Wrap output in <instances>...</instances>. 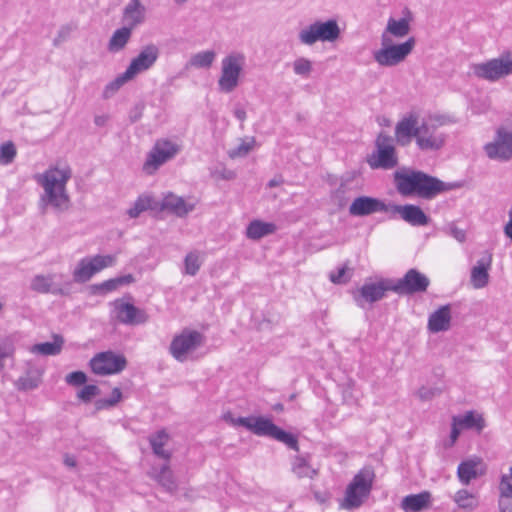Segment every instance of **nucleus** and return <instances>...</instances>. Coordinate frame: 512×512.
<instances>
[{"label":"nucleus","instance_id":"obj_47","mask_svg":"<svg viewBox=\"0 0 512 512\" xmlns=\"http://www.w3.org/2000/svg\"><path fill=\"white\" fill-rule=\"evenodd\" d=\"M100 393L99 388L96 385H85L78 393L77 397L85 402L88 403L97 396Z\"/></svg>","mask_w":512,"mask_h":512},{"label":"nucleus","instance_id":"obj_21","mask_svg":"<svg viewBox=\"0 0 512 512\" xmlns=\"http://www.w3.org/2000/svg\"><path fill=\"white\" fill-rule=\"evenodd\" d=\"M485 465L480 458H471L462 461L457 469V476L463 485H469L470 482L484 475Z\"/></svg>","mask_w":512,"mask_h":512},{"label":"nucleus","instance_id":"obj_5","mask_svg":"<svg viewBox=\"0 0 512 512\" xmlns=\"http://www.w3.org/2000/svg\"><path fill=\"white\" fill-rule=\"evenodd\" d=\"M238 423L257 436L270 437L285 444L292 450H299L297 437L279 428L269 418L263 416L240 418Z\"/></svg>","mask_w":512,"mask_h":512},{"label":"nucleus","instance_id":"obj_38","mask_svg":"<svg viewBox=\"0 0 512 512\" xmlns=\"http://www.w3.org/2000/svg\"><path fill=\"white\" fill-rule=\"evenodd\" d=\"M203 262H204V253H202L198 250L190 251L185 256V259H184L183 273L190 275V276H195L198 273V271L200 270Z\"/></svg>","mask_w":512,"mask_h":512},{"label":"nucleus","instance_id":"obj_27","mask_svg":"<svg viewBox=\"0 0 512 512\" xmlns=\"http://www.w3.org/2000/svg\"><path fill=\"white\" fill-rule=\"evenodd\" d=\"M169 461L161 466H152L149 475L156 480L165 490L174 491L177 487L174 475L169 466Z\"/></svg>","mask_w":512,"mask_h":512},{"label":"nucleus","instance_id":"obj_4","mask_svg":"<svg viewBox=\"0 0 512 512\" xmlns=\"http://www.w3.org/2000/svg\"><path fill=\"white\" fill-rule=\"evenodd\" d=\"M375 478L371 467L362 468L348 484L341 507L347 510L359 508L371 493Z\"/></svg>","mask_w":512,"mask_h":512},{"label":"nucleus","instance_id":"obj_11","mask_svg":"<svg viewBox=\"0 0 512 512\" xmlns=\"http://www.w3.org/2000/svg\"><path fill=\"white\" fill-rule=\"evenodd\" d=\"M472 71L475 76L491 82L512 74V52L502 54L498 58L474 64Z\"/></svg>","mask_w":512,"mask_h":512},{"label":"nucleus","instance_id":"obj_33","mask_svg":"<svg viewBox=\"0 0 512 512\" xmlns=\"http://www.w3.org/2000/svg\"><path fill=\"white\" fill-rule=\"evenodd\" d=\"M452 419L462 430L476 429L478 432H481L485 427L482 416L476 414L474 411H468L464 415L453 416Z\"/></svg>","mask_w":512,"mask_h":512},{"label":"nucleus","instance_id":"obj_49","mask_svg":"<svg viewBox=\"0 0 512 512\" xmlns=\"http://www.w3.org/2000/svg\"><path fill=\"white\" fill-rule=\"evenodd\" d=\"M65 381L71 386H81L87 381V376L82 371H74L66 375Z\"/></svg>","mask_w":512,"mask_h":512},{"label":"nucleus","instance_id":"obj_51","mask_svg":"<svg viewBox=\"0 0 512 512\" xmlns=\"http://www.w3.org/2000/svg\"><path fill=\"white\" fill-rule=\"evenodd\" d=\"M94 258L99 267V271L114 266L117 260L116 255H95Z\"/></svg>","mask_w":512,"mask_h":512},{"label":"nucleus","instance_id":"obj_54","mask_svg":"<svg viewBox=\"0 0 512 512\" xmlns=\"http://www.w3.org/2000/svg\"><path fill=\"white\" fill-rule=\"evenodd\" d=\"M499 490L500 493L512 494V466L509 469V475H502Z\"/></svg>","mask_w":512,"mask_h":512},{"label":"nucleus","instance_id":"obj_56","mask_svg":"<svg viewBox=\"0 0 512 512\" xmlns=\"http://www.w3.org/2000/svg\"><path fill=\"white\" fill-rule=\"evenodd\" d=\"M499 508L500 512H512V494L500 493Z\"/></svg>","mask_w":512,"mask_h":512},{"label":"nucleus","instance_id":"obj_34","mask_svg":"<svg viewBox=\"0 0 512 512\" xmlns=\"http://www.w3.org/2000/svg\"><path fill=\"white\" fill-rule=\"evenodd\" d=\"M292 471L298 478H314L318 470L310 464L309 457L298 455L292 460Z\"/></svg>","mask_w":512,"mask_h":512},{"label":"nucleus","instance_id":"obj_43","mask_svg":"<svg viewBox=\"0 0 512 512\" xmlns=\"http://www.w3.org/2000/svg\"><path fill=\"white\" fill-rule=\"evenodd\" d=\"M152 197L147 195L139 196L133 206L127 211L130 218H137L142 212L151 208Z\"/></svg>","mask_w":512,"mask_h":512},{"label":"nucleus","instance_id":"obj_6","mask_svg":"<svg viewBox=\"0 0 512 512\" xmlns=\"http://www.w3.org/2000/svg\"><path fill=\"white\" fill-rule=\"evenodd\" d=\"M416 44L414 37L405 42L394 44L392 38L381 35V48L373 52V58L382 67H394L405 61Z\"/></svg>","mask_w":512,"mask_h":512},{"label":"nucleus","instance_id":"obj_24","mask_svg":"<svg viewBox=\"0 0 512 512\" xmlns=\"http://www.w3.org/2000/svg\"><path fill=\"white\" fill-rule=\"evenodd\" d=\"M432 503L431 493L423 491L418 494H410L405 496L400 504V507L405 512H421L430 507Z\"/></svg>","mask_w":512,"mask_h":512},{"label":"nucleus","instance_id":"obj_45","mask_svg":"<svg viewBox=\"0 0 512 512\" xmlns=\"http://www.w3.org/2000/svg\"><path fill=\"white\" fill-rule=\"evenodd\" d=\"M312 69V62L305 57H299L293 62L294 73L303 78H308L312 72Z\"/></svg>","mask_w":512,"mask_h":512},{"label":"nucleus","instance_id":"obj_13","mask_svg":"<svg viewBox=\"0 0 512 512\" xmlns=\"http://www.w3.org/2000/svg\"><path fill=\"white\" fill-rule=\"evenodd\" d=\"M180 151V146L170 140H158L143 165V170L148 173H154L161 165L174 158Z\"/></svg>","mask_w":512,"mask_h":512},{"label":"nucleus","instance_id":"obj_59","mask_svg":"<svg viewBox=\"0 0 512 512\" xmlns=\"http://www.w3.org/2000/svg\"><path fill=\"white\" fill-rule=\"evenodd\" d=\"M508 216L509 220L504 226V233L509 239L512 240V207L509 210Z\"/></svg>","mask_w":512,"mask_h":512},{"label":"nucleus","instance_id":"obj_39","mask_svg":"<svg viewBox=\"0 0 512 512\" xmlns=\"http://www.w3.org/2000/svg\"><path fill=\"white\" fill-rule=\"evenodd\" d=\"M216 58V52L213 50H205L192 55L188 61V66L197 69H208L212 66Z\"/></svg>","mask_w":512,"mask_h":512},{"label":"nucleus","instance_id":"obj_57","mask_svg":"<svg viewBox=\"0 0 512 512\" xmlns=\"http://www.w3.org/2000/svg\"><path fill=\"white\" fill-rule=\"evenodd\" d=\"M346 268L341 267L336 272L330 273V280L335 284H341L347 282V278H345Z\"/></svg>","mask_w":512,"mask_h":512},{"label":"nucleus","instance_id":"obj_63","mask_svg":"<svg viewBox=\"0 0 512 512\" xmlns=\"http://www.w3.org/2000/svg\"><path fill=\"white\" fill-rule=\"evenodd\" d=\"M105 117L104 116H96L95 117V124L98 126H101L105 123Z\"/></svg>","mask_w":512,"mask_h":512},{"label":"nucleus","instance_id":"obj_31","mask_svg":"<svg viewBox=\"0 0 512 512\" xmlns=\"http://www.w3.org/2000/svg\"><path fill=\"white\" fill-rule=\"evenodd\" d=\"M276 231V225L261 220L251 221L246 228V237L251 240H259Z\"/></svg>","mask_w":512,"mask_h":512},{"label":"nucleus","instance_id":"obj_3","mask_svg":"<svg viewBox=\"0 0 512 512\" xmlns=\"http://www.w3.org/2000/svg\"><path fill=\"white\" fill-rule=\"evenodd\" d=\"M394 183L402 196L416 195L423 199H432L443 192L460 187L457 183H446L416 170L396 171Z\"/></svg>","mask_w":512,"mask_h":512},{"label":"nucleus","instance_id":"obj_42","mask_svg":"<svg viewBox=\"0 0 512 512\" xmlns=\"http://www.w3.org/2000/svg\"><path fill=\"white\" fill-rule=\"evenodd\" d=\"M132 79L133 78L125 70L105 86L103 97L106 99L112 97L125 83L131 81Z\"/></svg>","mask_w":512,"mask_h":512},{"label":"nucleus","instance_id":"obj_28","mask_svg":"<svg viewBox=\"0 0 512 512\" xmlns=\"http://www.w3.org/2000/svg\"><path fill=\"white\" fill-rule=\"evenodd\" d=\"M100 272L99 267L93 257H85L78 262L77 267L73 272V278L78 283L89 281L92 276Z\"/></svg>","mask_w":512,"mask_h":512},{"label":"nucleus","instance_id":"obj_8","mask_svg":"<svg viewBox=\"0 0 512 512\" xmlns=\"http://www.w3.org/2000/svg\"><path fill=\"white\" fill-rule=\"evenodd\" d=\"M246 64V57L241 52H231L221 61V74L218 87L221 92L231 93L239 85L240 77Z\"/></svg>","mask_w":512,"mask_h":512},{"label":"nucleus","instance_id":"obj_37","mask_svg":"<svg viewBox=\"0 0 512 512\" xmlns=\"http://www.w3.org/2000/svg\"><path fill=\"white\" fill-rule=\"evenodd\" d=\"M41 376L42 372L39 369H29L25 375L18 378L15 385L18 390H33L40 385Z\"/></svg>","mask_w":512,"mask_h":512},{"label":"nucleus","instance_id":"obj_62","mask_svg":"<svg viewBox=\"0 0 512 512\" xmlns=\"http://www.w3.org/2000/svg\"><path fill=\"white\" fill-rule=\"evenodd\" d=\"M241 417H238V418H233L231 417L230 415L228 416H225V420L226 421H229L232 425L234 426H242V424L238 423V420L240 419Z\"/></svg>","mask_w":512,"mask_h":512},{"label":"nucleus","instance_id":"obj_32","mask_svg":"<svg viewBox=\"0 0 512 512\" xmlns=\"http://www.w3.org/2000/svg\"><path fill=\"white\" fill-rule=\"evenodd\" d=\"M410 32V23L406 18L394 19L389 18L387 26L381 35H386L387 38H404Z\"/></svg>","mask_w":512,"mask_h":512},{"label":"nucleus","instance_id":"obj_16","mask_svg":"<svg viewBox=\"0 0 512 512\" xmlns=\"http://www.w3.org/2000/svg\"><path fill=\"white\" fill-rule=\"evenodd\" d=\"M90 367L97 375L116 374L126 367V359L111 351L101 352L90 360Z\"/></svg>","mask_w":512,"mask_h":512},{"label":"nucleus","instance_id":"obj_12","mask_svg":"<svg viewBox=\"0 0 512 512\" xmlns=\"http://www.w3.org/2000/svg\"><path fill=\"white\" fill-rule=\"evenodd\" d=\"M388 291L394 292L392 279L367 280L354 293V300L359 307L364 308L365 304H373L382 300Z\"/></svg>","mask_w":512,"mask_h":512},{"label":"nucleus","instance_id":"obj_41","mask_svg":"<svg viewBox=\"0 0 512 512\" xmlns=\"http://www.w3.org/2000/svg\"><path fill=\"white\" fill-rule=\"evenodd\" d=\"M457 506L466 511H472L477 508L479 502L476 495L470 493L466 489L457 491L453 497Z\"/></svg>","mask_w":512,"mask_h":512},{"label":"nucleus","instance_id":"obj_36","mask_svg":"<svg viewBox=\"0 0 512 512\" xmlns=\"http://www.w3.org/2000/svg\"><path fill=\"white\" fill-rule=\"evenodd\" d=\"M132 30L130 27L117 29L111 36L107 49L111 53L120 52L125 48L131 38Z\"/></svg>","mask_w":512,"mask_h":512},{"label":"nucleus","instance_id":"obj_55","mask_svg":"<svg viewBox=\"0 0 512 512\" xmlns=\"http://www.w3.org/2000/svg\"><path fill=\"white\" fill-rule=\"evenodd\" d=\"M445 230L451 237L460 243L466 240V232L463 229L458 228L454 223L449 224Z\"/></svg>","mask_w":512,"mask_h":512},{"label":"nucleus","instance_id":"obj_2","mask_svg":"<svg viewBox=\"0 0 512 512\" xmlns=\"http://www.w3.org/2000/svg\"><path fill=\"white\" fill-rule=\"evenodd\" d=\"M72 177V170L65 162H56L41 174L35 175L36 182L43 188L40 197L42 207H52L57 211L69 208L70 197L67 183Z\"/></svg>","mask_w":512,"mask_h":512},{"label":"nucleus","instance_id":"obj_26","mask_svg":"<svg viewBox=\"0 0 512 512\" xmlns=\"http://www.w3.org/2000/svg\"><path fill=\"white\" fill-rule=\"evenodd\" d=\"M451 309L444 305L434 311L428 319L427 327L432 333L447 331L450 328Z\"/></svg>","mask_w":512,"mask_h":512},{"label":"nucleus","instance_id":"obj_52","mask_svg":"<svg viewBox=\"0 0 512 512\" xmlns=\"http://www.w3.org/2000/svg\"><path fill=\"white\" fill-rule=\"evenodd\" d=\"M440 393L441 390L439 388L422 386L417 391V396L423 401H428Z\"/></svg>","mask_w":512,"mask_h":512},{"label":"nucleus","instance_id":"obj_53","mask_svg":"<svg viewBox=\"0 0 512 512\" xmlns=\"http://www.w3.org/2000/svg\"><path fill=\"white\" fill-rule=\"evenodd\" d=\"M253 143H254L253 140L251 142L243 141L235 149H233L229 152L230 157L235 158V157L246 156L249 153V151L252 149Z\"/></svg>","mask_w":512,"mask_h":512},{"label":"nucleus","instance_id":"obj_19","mask_svg":"<svg viewBox=\"0 0 512 512\" xmlns=\"http://www.w3.org/2000/svg\"><path fill=\"white\" fill-rule=\"evenodd\" d=\"M115 318L126 325H137L147 321V315L144 310L137 308L123 299H117L113 302Z\"/></svg>","mask_w":512,"mask_h":512},{"label":"nucleus","instance_id":"obj_25","mask_svg":"<svg viewBox=\"0 0 512 512\" xmlns=\"http://www.w3.org/2000/svg\"><path fill=\"white\" fill-rule=\"evenodd\" d=\"M55 275H36L31 280L30 288L41 294L65 295V290L54 284Z\"/></svg>","mask_w":512,"mask_h":512},{"label":"nucleus","instance_id":"obj_58","mask_svg":"<svg viewBox=\"0 0 512 512\" xmlns=\"http://www.w3.org/2000/svg\"><path fill=\"white\" fill-rule=\"evenodd\" d=\"M462 429L459 425H456V422L452 419V427L450 434V446L454 445L457 441Z\"/></svg>","mask_w":512,"mask_h":512},{"label":"nucleus","instance_id":"obj_20","mask_svg":"<svg viewBox=\"0 0 512 512\" xmlns=\"http://www.w3.org/2000/svg\"><path fill=\"white\" fill-rule=\"evenodd\" d=\"M388 215L390 218L399 215L405 222L412 226H425L429 222V218L423 210L413 204L396 205L390 203Z\"/></svg>","mask_w":512,"mask_h":512},{"label":"nucleus","instance_id":"obj_22","mask_svg":"<svg viewBox=\"0 0 512 512\" xmlns=\"http://www.w3.org/2000/svg\"><path fill=\"white\" fill-rule=\"evenodd\" d=\"M197 201L193 198L184 199L173 193L167 194L162 201V208L168 210L178 217H184L192 212L196 207Z\"/></svg>","mask_w":512,"mask_h":512},{"label":"nucleus","instance_id":"obj_15","mask_svg":"<svg viewBox=\"0 0 512 512\" xmlns=\"http://www.w3.org/2000/svg\"><path fill=\"white\" fill-rule=\"evenodd\" d=\"M429 284V278L417 269H410L402 278L393 280L394 292L400 295L425 292Z\"/></svg>","mask_w":512,"mask_h":512},{"label":"nucleus","instance_id":"obj_23","mask_svg":"<svg viewBox=\"0 0 512 512\" xmlns=\"http://www.w3.org/2000/svg\"><path fill=\"white\" fill-rule=\"evenodd\" d=\"M492 264V255L485 253L477 260L476 265L471 270V284L475 289H481L487 286L489 282V269Z\"/></svg>","mask_w":512,"mask_h":512},{"label":"nucleus","instance_id":"obj_40","mask_svg":"<svg viewBox=\"0 0 512 512\" xmlns=\"http://www.w3.org/2000/svg\"><path fill=\"white\" fill-rule=\"evenodd\" d=\"M134 281V277L131 274L119 276L113 279L106 280L100 284L94 285L95 291L101 293H108L116 290L120 286L128 285Z\"/></svg>","mask_w":512,"mask_h":512},{"label":"nucleus","instance_id":"obj_10","mask_svg":"<svg viewBox=\"0 0 512 512\" xmlns=\"http://www.w3.org/2000/svg\"><path fill=\"white\" fill-rule=\"evenodd\" d=\"M376 150L368 157L367 163L372 169H392L398 165L394 139L380 133L375 141Z\"/></svg>","mask_w":512,"mask_h":512},{"label":"nucleus","instance_id":"obj_48","mask_svg":"<svg viewBox=\"0 0 512 512\" xmlns=\"http://www.w3.org/2000/svg\"><path fill=\"white\" fill-rule=\"evenodd\" d=\"M349 183H350V180L342 179L339 187L337 189H335V191L332 194V197L335 200H337L340 205L345 204L347 201L345 195H346L347 191L349 190Z\"/></svg>","mask_w":512,"mask_h":512},{"label":"nucleus","instance_id":"obj_29","mask_svg":"<svg viewBox=\"0 0 512 512\" xmlns=\"http://www.w3.org/2000/svg\"><path fill=\"white\" fill-rule=\"evenodd\" d=\"M148 441L152 448L153 453L159 457L164 459L165 461H169L172 452L164 449L165 445L169 441V435L165 430H159L148 437Z\"/></svg>","mask_w":512,"mask_h":512},{"label":"nucleus","instance_id":"obj_1","mask_svg":"<svg viewBox=\"0 0 512 512\" xmlns=\"http://www.w3.org/2000/svg\"><path fill=\"white\" fill-rule=\"evenodd\" d=\"M448 123V118L430 115L419 123L415 114L403 117L395 126V140L400 146H407L414 139L422 152L441 150L447 141V134L440 127Z\"/></svg>","mask_w":512,"mask_h":512},{"label":"nucleus","instance_id":"obj_50","mask_svg":"<svg viewBox=\"0 0 512 512\" xmlns=\"http://www.w3.org/2000/svg\"><path fill=\"white\" fill-rule=\"evenodd\" d=\"M14 351V346L11 343L0 340V371L4 368L5 360L11 358Z\"/></svg>","mask_w":512,"mask_h":512},{"label":"nucleus","instance_id":"obj_9","mask_svg":"<svg viewBox=\"0 0 512 512\" xmlns=\"http://www.w3.org/2000/svg\"><path fill=\"white\" fill-rule=\"evenodd\" d=\"M341 34L338 22L335 19L327 21H315L305 28L301 29L298 38L299 41L311 46L316 42H335Z\"/></svg>","mask_w":512,"mask_h":512},{"label":"nucleus","instance_id":"obj_46","mask_svg":"<svg viewBox=\"0 0 512 512\" xmlns=\"http://www.w3.org/2000/svg\"><path fill=\"white\" fill-rule=\"evenodd\" d=\"M122 398V392L119 388L112 390L111 396L107 399H100L96 402L98 409H104L115 406Z\"/></svg>","mask_w":512,"mask_h":512},{"label":"nucleus","instance_id":"obj_35","mask_svg":"<svg viewBox=\"0 0 512 512\" xmlns=\"http://www.w3.org/2000/svg\"><path fill=\"white\" fill-rule=\"evenodd\" d=\"M124 18L131 27L141 24L145 18V7L140 0H131L124 10Z\"/></svg>","mask_w":512,"mask_h":512},{"label":"nucleus","instance_id":"obj_14","mask_svg":"<svg viewBox=\"0 0 512 512\" xmlns=\"http://www.w3.org/2000/svg\"><path fill=\"white\" fill-rule=\"evenodd\" d=\"M203 336L195 330L185 329L171 341L170 354L179 362L187 360L189 353L195 351L202 345Z\"/></svg>","mask_w":512,"mask_h":512},{"label":"nucleus","instance_id":"obj_64","mask_svg":"<svg viewBox=\"0 0 512 512\" xmlns=\"http://www.w3.org/2000/svg\"><path fill=\"white\" fill-rule=\"evenodd\" d=\"M314 496L320 503H323L326 500V497L322 496L319 492H315Z\"/></svg>","mask_w":512,"mask_h":512},{"label":"nucleus","instance_id":"obj_18","mask_svg":"<svg viewBox=\"0 0 512 512\" xmlns=\"http://www.w3.org/2000/svg\"><path fill=\"white\" fill-rule=\"evenodd\" d=\"M390 203L370 197V196H359L353 200L349 207V213L352 216L363 217L374 213H386L389 214Z\"/></svg>","mask_w":512,"mask_h":512},{"label":"nucleus","instance_id":"obj_44","mask_svg":"<svg viewBox=\"0 0 512 512\" xmlns=\"http://www.w3.org/2000/svg\"><path fill=\"white\" fill-rule=\"evenodd\" d=\"M17 154L16 147L13 142L8 141L0 145V164L9 165L11 164Z\"/></svg>","mask_w":512,"mask_h":512},{"label":"nucleus","instance_id":"obj_60","mask_svg":"<svg viewBox=\"0 0 512 512\" xmlns=\"http://www.w3.org/2000/svg\"><path fill=\"white\" fill-rule=\"evenodd\" d=\"M234 116L241 122L246 119V111L243 108H236L234 110Z\"/></svg>","mask_w":512,"mask_h":512},{"label":"nucleus","instance_id":"obj_30","mask_svg":"<svg viewBox=\"0 0 512 512\" xmlns=\"http://www.w3.org/2000/svg\"><path fill=\"white\" fill-rule=\"evenodd\" d=\"M64 345V339L60 335H53L52 342H44L34 344L29 348V351L33 354H40L45 356H55L60 354Z\"/></svg>","mask_w":512,"mask_h":512},{"label":"nucleus","instance_id":"obj_17","mask_svg":"<svg viewBox=\"0 0 512 512\" xmlns=\"http://www.w3.org/2000/svg\"><path fill=\"white\" fill-rule=\"evenodd\" d=\"M160 50L155 44H148L141 48L139 53L131 60L126 68L128 74L134 79L137 75L150 70L157 62Z\"/></svg>","mask_w":512,"mask_h":512},{"label":"nucleus","instance_id":"obj_7","mask_svg":"<svg viewBox=\"0 0 512 512\" xmlns=\"http://www.w3.org/2000/svg\"><path fill=\"white\" fill-rule=\"evenodd\" d=\"M488 159L506 163L512 160V122L501 124L495 129L491 141L483 146Z\"/></svg>","mask_w":512,"mask_h":512},{"label":"nucleus","instance_id":"obj_61","mask_svg":"<svg viewBox=\"0 0 512 512\" xmlns=\"http://www.w3.org/2000/svg\"><path fill=\"white\" fill-rule=\"evenodd\" d=\"M64 463L68 467H75L76 466V459L74 456L66 455L64 458Z\"/></svg>","mask_w":512,"mask_h":512}]
</instances>
